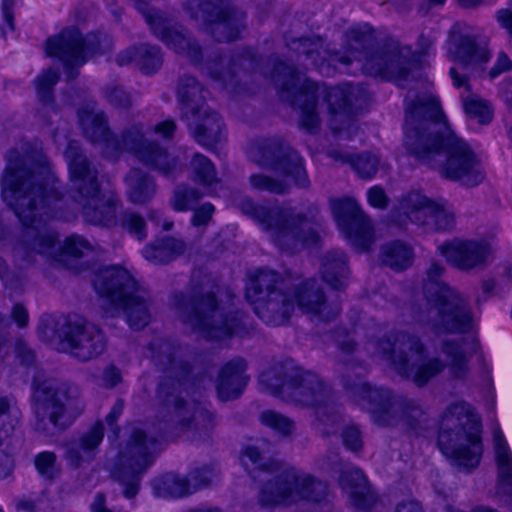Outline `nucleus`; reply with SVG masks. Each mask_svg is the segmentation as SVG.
Returning <instances> with one entry per match:
<instances>
[{
  "label": "nucleus",
  "mask_w": 512,
  "mask_h": 512,
  "mask_svg": "<svg viewBox=\"0 0 512 512\" xmlns=\"http://www.w3.org/2000/svg\"><path fill=\"white\" fill-rule=\"evenodd\" d=\"M338 480L348 494L351 504L357 512H367L374 504L375 498L367 487L364 473L350 464L338 474Z\"/></svg>",
  "instance_id": "nucleus-38"
},
{
  "label": "nucleus",
  "mask_w": 512,
  "mask_h": 512,
  "mask_svg": "<svg viewBox=\"0 0 512 512\" xmlns=\"http://www.w3.org/2000/svg\"><path fill=\"white\" fill-rule=\"evenodd\" d=\"M185 250L186 243L183 240L165 236L146 245L142 255L151 263L165 265L179 258Z\"/></svg>",
  "instance_id": "nucleus-42"
},
{
  "label": "nucleus",
  "mask_w": 512,
  "mask_h": 512,
  "mask_svg": "<svg viewBox=\"0 0 512 512\" xmlns=\"http://www.w3.org/2000/svg\"><path fill=\"white\" fill-rule=\"evenodd\" d=\"M202 196L196 188L182 184L174 189L170 204L175 211L193 210Z\"/></svg>",
  "instance_id": "nucleus-52"
},
{
  "label": "nucleus",
  "mask_w": 512,
  "mask_h": 512,
  "mask_svg": "<svg viewBox=\"0 0 512 512\" xmlns=\"http://www.w3.org/2000/svg\"><path fill=\"white\" fill-rule=\"evenodd\" d=\"M206 94L207 91L195 77L187 74L179 77L176 96L182 118L197 115L200 109L207 106Z\"/></svg>",
  "instance_id": "nucleus-39"
},
{
  "label": "nucleus",
  "mask_w": 512,
  "mask_h": 512,
  "mask_svg": "<svg viewBox=\"0 0 512 512\" xmlns=\"http://www.w3.org/2000/svg\"><path fill=\"white\" fill-rule=\"evenodd\" d=\"M148 350L155 367L166 374L156 390L157 416L192 441L208 440L216 427V417L203 403L184 396L191 366L182 359L181 348L168 340L155 339Z\"/></svg>",
  "instance_id": "nucleus-4"
},
{
  "label": "nucleus",
  "mask_w": 512,
  "mask_h": 512,
  "mask_svg": "<svg viewBox=\"0 0 512 512\" xmlns=\"http://www.w3.org/2000/svg\"><path fill=\"white\" fill-rule=\"evenodd\" d=\"M68 163L73 198L82 205L86 222L104 227L116 226L117 212L122 206L119 197L110 192L101 194L98 170L83 154L77 141H70L64 152Z\"/></svg>",
  "instance_id": "nucleus-12"
},
{
  "label": "nucleus",
  "mask_w": 512,
  "mask_h": 512,
  "mask_svg": "<svg viewBox=\"0 0 512 512\" xmlns=\"http://www.w3.org/2000/svg\"><path fill=\"white\" fill-rule=\"evenodd\" d=\"M463 108L467 116L471 119H475L479 124H489L493 119V111L488 102L480 99L476 95L464 98Z\"/></svg>",
  "instance_id": "nucleus-53"
},
{
  "label": "nucleus",
  "mask_w": 512,
  "mask_h": 512,
  "mask_svg": "<svg viewBox=\"0 0 512 512\" xmlns=\"http://www.w3.org/2000/svg\"><path fill=\"white\" fill-rule=\"evenodd\" d=\"M482 422L466 401L449 404L440 417L438 447L452 466L464 473L476 469L483 455Z\"/></svg>",
  "instance_id": "nucleus-9"
},
{
  "label": "nucleus",
  "mask_w": 512,
  "mask_h": 512,
  "mask_svg": "<svg viewBox=\"0 0 512 512\" xmlns=\"http://www.w3.org/2000/svg\"><path fill=\"white\" fill-rule=\"evenodd\" d=\"M328 154L335 161L349 163L357 175L363 179H371L374 177L380 164L379 156L370 152L351 155L339 150H331Z\"/></svg>",
  "instance_id": "nucleus-44"
},
{
  "label": "nucleus",
  "mask_w": 512,
  "mask_h": 512,
  "mask_svg": "<svg viewBox=\"0 0 512 512\" xmlns=\"http://www.w3.org/2000/svg\"><path fill=\"white\" fill-rule=\"evenodd\" d=\"M193 138L200 145L213 147L221 141L224 131L222 117L208 105L199 110L197 115L184 117Z\"/></svg>",
  "instance_id": "nucleus-33"
},
{
  "label": "nucleus",
  "mask_w": 512,
  "mask_h": 512,
  "mask_svg": "<svg viewBox=\"0 0 512 512\" xmlns=\"http://www.w3.org/2000/svg\"><path fill=\"white\" fill-rule=\"evenodd\" d=\"M60 343L73 358L88 362L101 356L107 347L104 331L79 316H68L61 324Z\"/></svg>",
  "instance_id": "nucleus-21"
},
{
  "label": "nucleus",
  "mask_w": 512,
  "mask_h": 512,
  "mask_svg": "<svg viewBox=\"0 0 512 512\" xmlns=\"http://www.w3.org/2000/svg\"><path fill=\"white\" fill-rule=\"evenodd\" d=\"M110 143L109 158L111 159H117L122 153L128 152L142 164L165 177L173 175L178 166L177 159L171 156L165 147L146 138L142 123L126 126Z\"/></svg>",
  "instance_id": "nucleus-17"
},
{
  "label": "nucleus",
  "mask_w": 512,
  "mask_h": 512,
  "mask_svg": "<svg viewBox=\"0 0 512 512\" xmlns=\"http://www.w3.org/2000/svg\"><path fill=\"white\" fill-rule=\"evenodd\" d=\"M375 353L385 359L403 378L412 381L418 388L425 387L448 366L454 379L465 380L470 372L469 358L462 343L444 340L441 351L448 364L439 357H427L426 346L421 338L405 331H394L374 343Z\"/></svg>",
  "instance_id": "nucleus-5"
},
{
  "label": "nucleus",
  "mask_w": 512,
  "mask_h": 512,
  "mask_svg": "<svg viewBox=\"0 0 512 512\" xmlns=\"http://www.w3.org/2000/svg\"><path fill=\"white\" fill-rule=\"evenodd\" d=\"M6 161L2 199L23 225L16 256L28 264L35 262L36 256L62 263L66 256L80 258L91 251L89 241L79 235L67 237L60 246L57 232L48 225L50 199L59 200L62 195L46 156L38 150L21 155L12 149Z\"/></svg>",
  "instance_id": "nucleus-1"
},
{
  "label": "nucleus",
  "mask_w": 512,
  "mask_h": 512,
  "mask_svg": "<svg viewBox=\"0 0 512 512\" xmlns=\"http://www.w3.org/2000/svg\"><path fill=\"white\" fill-rule=\"evenodd\" d=\"M490 56L486 46L478 44L474 35L464 33L458 24L452 27L447 40V57L460 65L449 71L455 87L469 89V77H481Z\"/></svg>",
  "instance_id": "nucleus-19"
},
{
  "label": "nucleus",
  "mask_w": 512,
  "mask_h": 512,
  "mask_svg": "<svg viewBox=\"0 0 512 512\" xmlns=\"http://www.w3.org/2000/svg\"><path fill=\"white\" fill-rule=\"evenodd\" d=\"M492 444L496 469L492 497L512 511V451L498 424L493 429Z\"/></svg>",
  "instance_id": "nucleus-30"
},
{
  "label": "nucleus",
  "mask_w": 512,
  "mask_h": 512,
  "mask_svg": "<svg viewBox=\"0 0 512 512\" xmlns=\"http://www.w3.org/2000/svg\"><path fill=\"white\" fill-rule=\"evenodd\" d=\"M367 198L369 204L378 209H385L389 204V198L380 186L370 188L367 192Z\"/></svg>",
  "instance_id": "nucleus-63"
},
{
  "label": "nucleus",
  "mask_w": 512,
  "mask_h": 512,
  "mask_svg": "<svg viewBox=\"0 0 512 512\" xmlns=\"http://www.w3.org/2000/svg\"><path fill=\"white\" fill-rule=\"evenodd\" d=\"M20 415L19 409L12 407L7 397H0V450L4 453L0 456V479L8 477L13 469L9 454L13 453L19 443L14 432Z\"/></svg>",
  "instance_id": "nucleus-31"
},
{
  "label": "nucleus",
  "mask_w": 512,
  "mask_h": 512,
  "mask_svg": "<svg viewBox=\"0 0 512 512\" xmlns=\"http://www.w3.org/2000/svg\"><path fill=\"white\" fill-rule=\"evenodd\" d=\"M255 314L267 325L278 327L289 322L294 312L290 289L272 294L253 305Z\"/></svg>",
  "instance_id": "nucleus-34"
},
{
  "label": "nucleus",
  "mask_w": 512,
  "mask_h": 512,
  "mask_svg": "<svg viewBox=\"0 0 512 512\" xmlns=\"http://www.w3.org/2000/svg\"><path fill=\"white\" fill-rule=\"evenodd\" d=\"M159 441L141 428L134 427L118 453L113 478L124 487L123 495L133 499L139 492L142 476L154 461Z\"/></svg>",
  "instance_id": "nucleus-16"
},
{
  "label": "nucleus",
  "mask_w": 512,
  "mask_h": 512,
  "mask_svg": "<svg viewBox=\"0 0 512 512\" xmlns=\"http://www.w3.org/2000/svg\"><path fill=\"white\" fill-rule=\"evenodd\" d=\"M445 267L432 261L426 272L423 289L427 309L419 322L436 335L466 333L472 327V314L467 302L444 281Z\"/></svg>",
  "instance_id": "nucleus-13"
},
{
  "label": "nucleus",
  "mask_w": 512,
  "mask_h": 512,
  "mask_svg": "<svg viewBox=\"0 0 512 512\" xmlns=\"http://www.w3.org/2000/svg\"><path fill=\"white\" fill-rule=\"evenodd\" d=\"M437 249L450 265L465 272L484 267L490 254L486 242L469 239L456 238Z\"/></svg>",
  "instance_id": "nucleus-28"
},
{
  "label": "nucleus",
  "mask_w": 512,
  "mask_h": 512,
  "mask_svg": "<svg viewBox=\"0 0 512 512\" xmlns=\"http://www.w3.org/2000/svg\"><path fill=\"white\" fill-rule=\"evenodd\" d=\"M259 385L285 402L311 408L326 403L333 394L331 386L318 374L290 362L275 365L262 372Z\"/></svg>",
  "instance_id": "nucleus-15"
},
{
  "label": "nucleus",
  "mask_w": 512,
  "mask_h": 512,
  "mask_svg": "<svg viewBox=\"0 0 512 512\" xmlns=\"http://www.w3.org/2000/svg\"><path fill=\"white\" fill-rule=\"evenodd\" d=\"M213 477L214 471L209 466L195 468L186 477L166 474L153 481V490L158 497L181 498L208 487Z\"/></svg>",
  "instance_id": "nucleus-29"
},
{
  "label": "nucleus",
  "mask_w": 512,
  "mask_h": 512,
  "mask_svg": "<svg viewBox=\"0 0 512 512\" xmlns=\"http://www.w3.org/2000/svg\"><path fill=\"white\" fill-rule=\"evenodd\" d=\"M297 476V484L294 486V501L302 499L320 503L327 499L328 486L325 482L298 470Z\"/></svg>",
  "instance_id": "nucleus-46"
},
{
  "label": "nucleus",
  "mask_w": 512,
  "mask_h": 512,
  "mask_svg": "<svg viewBox=\"0 0 512 512\" xmlns=\"http://www.w3.org/2000/svg\"><path fill=\"white\" fill-rule=\"evenodd\" d=\"M313 409L315 412L313 422L315 430L324 437L337 433L342 424V416L335 405L334 393L326 403H321Z\"/></svg>",
  "instance_id": "nucleus-45"
},
{
  "label": "nucleus",
  "mask_w": 512,
  "mask_h": 512,
  "mask_svg": "<svg viewBox=\"0 0 512 512\" xmlns=\"http://www.w3.org/2000/svg\"><path fill=\"white\" fill-rule=\"evenodd\" d=\"M277 475L267 479L259 489L258 502L262 507H274L294 502V486L297 484V469L283 467Z\"/></svg>",
  "instance_id": "nucleus-32"
},
{
  "label": "nucleus",
  "mask_w": 512,
  "mask_h": 512,
  "mask_svg": "<svg viewBox=\"0 0 512 512\" xmlns=\"http://www.w3.org/2000/svg\"><path fill=\"white\" fill-rule=\"evenodd\" d=\"M185 8L193 19L202 20V30L217 42L234 41L247 27L246 12L221 0H188Z\"/></svg>",
  "instance_id": "nucleus-18"
},
{
  "label": "nucleus",
  "mask_w": 512,
  "mask_h": 512,
  "mask_svg": "<svg viewBox=\"0 0 512 512\" xmlns=\"http://www.w3.org/2000/svg\"><path fill=\"white\" fill-rule=\"evenodd\" d=\"M331 208L339 228L352 245L368 250L373 241L372 224L358 203L351 198L336 199L331 201Z\"/></svg>",
  "instance_id": "nucleus-25"
},
{
  "label": "nucleus",
  "mask_w": 512,
  "mask_h": 512,
  "mask_svg": "<svg viewBox=\"0 0 512 512\" xmlns=\"http://www.w3.org/2000/svg\"><path fill=\"white\" fill-rule=\"evenodd\" d=\"M287 46L317 69H322L325 64L348 66L358 63L364 74L396 82L407 80L411 71V61L403 54L399 43L389 40L378 45L369 26L348 30L343 51L331 49L320 36L294 38Z\"/></svg>",
  "instance_id": "nucleus-3"
},
{
  "label": "nucleus",
  "mask_w": 512,
  "mask_h": 512,
  "mask_svg": "<svg viewBox=\"0 0 512 512\" xmlns=\"http://www.w3.org/2000/svg\"><path fill=\"white\" fill-rule=\"evenodd\" d=\"M321 274L323 280L333 289H344L350 274L346 254L338 249L328 251L321 260Z\"/></svg>",
  "instance_id": "nucleus-41"
},
{
  "label": "nucleus",
  "mask_w": 512,
  "mask_h": 512,
  "mask_svg": "<svg viewBox=\"0 0 512 512\" xmlns=\"http://www.w3.org/2000/svg\"><path fill=\"white\" fill-rule=\"evenodd\" d=\"M34 464L39 475L45 480L53 481L59 475L60 469L54 452L45 451L37 454Z\"/></svg>",
  "instance_id": "nucleus-57"
},
{
  "label": "nucleus",
  "mask_w": 512,
  "mask_h": 512,
  "mask_svg": "<svg viewBox=\"0 0 512 512\" xmlns=\"http://www.w3.org/2000/svg\"><path fill=\"white\" fill-rule=\"evenodd\" d=\"M413 259L412 247L401 241H394L382 248L383 263L396 271H402L410 267Z\"/></svg>",
  "instance_id": "nucleus-47"
},
{
  "label": "nucleus",
  "mask_w": 512,
  "mask_h": 512,
  "mask_svg": "<svg viewBox=\"0 0 512 512\" xmlns=\"http://www.w3.org/2000/svg\"><path fill=\"white\" fill-rule=\"evenodd\" d=\"M281 275L270 269H257L248 274L246 284V298L253 305L260 300L282 291Z\"/></svg>",
  "instance_id": "nucleus-40"
},
{
  "label": "nucleus",
  "mask_w": 512,
  "mask_h": 512,
  "mask_svg": "<svg viewBox=\"0 0 512 512\" xmlns=\"http://www.w3.org/2000/svg\"><path fill=\"white\" fill-rule=\"evenodd\" d=\"M260 422L282 436H290L295 430V423L288 417L274 410H265L259 416Z\"/></svg>",
  "instance_id": "nucleus-54"
},
{
  "label": "nucleus",
  "mask_w": 512,
  "mask_h": 512,
  "mask_svg": "<svg viewBox=\"0 0 512 512\" xmlns=\"http://www.w3.org/2000/svg\"><path fill=\"white\" fill-rule=\"evenodd\" d=\"M191 178L202 186H211L218 181L217 172L211 160L203 154L195 153L190 161Z\"/></svg>",
  "instance_id": "nucleus-49"
},
{
  "label": "nucleus",
  "mask_w": 512,
  "mask_h": 512,
  "mask_svg": "<svg viewBox=\"0 0 512 512\" xmlns=\"http://www.w3.org/2000/svg\"><path fill=\"white\" fill-rule=\"evenodd\" d=\"M344 445L351 451L357 452L362 448L360 431L356 427H347L342 433Z\"/></svg>",
  "instance_id": "nucleus-64"
},
{
  "label": "nucleus",
  "mask_w": 512,
  "mask_h": 512,
  "mask_svg": "<svg viewBox=\"0 0 512 512\" xmlns=\"http://www.w3.org/2000/svg\"><path fill=\"white\" fill-rule=\"evenodd\" d=\"M241 463L250 473H274L280 470L282 462L266 457L256 445L245 447L241 455Z\"/></svg>",
  "instance_id": "nucleus-48"
},
{
  "label": "nucleus",
  "mask_w": 512,
  "mask_h": 512,
  "mask_svg": "<svg viewBox=\"0 0 512 512\" xmlns=\"http://www.w3.org/2000/svg\"><path fill=\"white\" fill-rule=\"evenodd\" d=\"M58 71L49 68L44 70L34 80L38 97L44 104H49L53 101V88L59 81Z\"/></svg>",
  "instance_id": "nucleus-55"
},
{
  "label": "nucleus",
  "mask_w": 512,
  "mask_h": 512,
  "mask_svg": "<svg viewBox=\"0 0 512 512\" xmlns=\"http://www.w3.org/2000/svg\"><path fill=\"white\" fill-rule=\"evenodd\" d=\"M121 226L134 234L139 240L147 237L144 218L135 212L126 211L121 216Z\"/></svg>",
  "instance_id": "nucleus-58"
},
{
  "label": "nucleus",
  "mask_w": 512,
  "mask_h": 512,
  "mask_svg": "<svg viewBox=\"0 0 512 512\" xmlns=\"http://www.w3.org/2000/svg\"><path fill=\"white\" fill-rule=\"evenodd\" d=\"M78 118L86 139L101 145L104 156L109 158V146L115 134L109 127L105 112L87 106L78 111Z\"/></svg>",
  "instance_id": "nucleus-36"
},
{
  "label": "nucleus",
  "mask_w": 512,
  "mask_h": 512,
  "mask_svg": "<svg viewBox=\"0 0 512 512\" xmlns=\"http://www.w3.org/2000/svg\"><path fill=\"white\" fill-rule=\"evenodd\" d=\"M61 326L57 328L56 320L51 315H43L38 323L37 332L41 340L51 342L56 335L59 337Z\"/></svg>",
  "instance_id": "nucleus-59"
},
{
  "label": "nucleus",
  "mask_w": 512,
  "mask_h": 512,
  "mask_svg": "<svg viewBox=\"0 0 512 512\" xmlns=\"http://www.w3.org/2000/svg\"><path fill=\"white\" fill-rule=\"evenodd\" d=\"M163 64V54L157 45L143 43L138 45L137 65L145 73H154Z\"/></svg>",
  "instance_id": "nucleus-50"
},
{
  "label": "nucleus",
  "mask_w": 512,
  "mask_h": 512,
  "mask_svg": "<svg viewBox=\"0 0 512 512\" xmlns=\"http://www.w3.org/2000/svg\"><path fill=\"white\" fill-rule=\"evenodd\" d=\"M104 424L96 422L88 431L66 446L65 459L72 468H79L84 462L94 459L104 438Z\"/></svg>",
  "instance_id": "nucleus-35"
},
{
  "label": "nucleus",
  "mask_w": 512,
  "mask_h": 512,
  "mask_svg": "<svg viewBox=\"0 0 512 512\" xmlns=\"http://www.w3.org/2000/svg\"><path fill=\"white\" fill-rule=\"evenodd\" d=\"M102 94L108 104L117 109H129L132 106V96L118 84H108L103 87Z\"/></svg>",
  "instance_id": "nucleus-56"
},
{
  "label": "nucleus",
  "mask_w": 512,
  "mask_h": 512,
  "mask_svg": "<svg viewBox=\"0 0 512 512\" xmlns=\"http://www.w3.org/2000/svg\"><path fill=\"white\" fill-rule=\"evenodd\" d=\"M193 210L194 214L191 219V224L195 227H200L206 226L209 223L215 208L211 203L206 202Z\"/></svg>",
  "instance_id": "nucleus-61"
},
{
  "label": "nucleus",
  "mask_w": 512,
  "mask_h": 512,
  "mask_svg": "<svg viewBox=\"0 0 512 512\" xmlns=\"http://www.w3.org/2000/svg\"><path fill=\"white\" fill-rule=\"evenodd\" d=\"M259 66V60L250 49H242L232 54L228 60L217 54L208 58L201 70L214 82L225 89L234 90L238 84L239 71L254 72Z\"/></svg>",
  "instance_id": "nucleus-26"
},
{
  "label": "nucleus",
  "mask_w": 512,
  "mask_h": 512,
  "mask_svg": "<svg viewBox=\"0 0 512 512\" xmlns=\"http://www.w3.org/2000/svg\"><path fill=\"white\" fill-rule=\"evenodd\" d=\"M92 283L96 293L106 299L117 314H124L131 329L141 330L150 323L151 293L127 269L104 267L95 272Z\"/></svg>",
  "instance_id": "nucleus-14"
},
{
  "label": "nucleus",
  "mask_w": 512,
  "mask_h": 512,
  "mask_svg": "<svg viewBox=\"0 0 512 512\" xmlns=\"http://www.w3.org/2000/svg\"><path fill=\"white\" fill-rule=\"evenodd\" d=\"M404 131L408 152L442 178L467 188L485 181L481 159L450 129L436 97L419 96L407 105Z\"/></svg>",
  "instance_id": "nucleus-2"
},
{
  "label": "nucleus",
  "mask_w": 512,
  "mask_h": 512,
  "mask_svg": "<svg viewBox=\"0 0 512 512\" xmlns=\"http://www.w3.org/2000/svg\"><path fill=\"white\" fill-rule=\"evenodd\" d=\"M246 363L242 358L227 362L220 370L216 390L221 401L235 400L243 393L249 378L244 374Z\"/></svg>",
  "instance_id": "nucleus-37"
},
{
  "label": "nucleus",
  "mask_w": 512,
  "mask_h": 512,
  "mask_svg": "<svg viewBox=\"0 0 512 512\" xmlns=\"http://www.w3.org/2000/svg\"><path fill=\"white\" fill-rule=\"evenodd\" d=\"M272 80L281 99L300 109L301 126L310 132L320 123L316 108L321 95H325L331 114L348 115L355 106L360 92L359 88L352 84L327 90L284 62L274 64Z\"/></svg>",
  "instance_id": "nucleus-7"
},
{
  "label": "nucleus",
  "mask_w": 512,
  "mask_h": 512,
  "mask_svg": "<svg viewBox=\"0 0 512 512\" xmlns=\"http://www.w3.org/2000/svg\"><path fill=\"white\" fill-rule=\"evenodd\" d=\"M237 207L244 215L256 221L282 251L293 253L305 245L316 244L319 240L315 229L318 222L313 213L317 209L314 206H310L306 214L297 212L292 206H265L250 198H243Z\"/></svg>",
  "instance_id": "nucleus-11"
},
{
  "label": "nucleus",
  "mask_w": 512,
  "mask_h": 512,
  "mask_svg": "<svg viewBox=\"0 0 512 512\" xmlns=\"http://www.w3.org/2000/svg\"><path fill=\"white\" fill-rule=\"evenodd\" d=\"M403 218L431 231H446L455 226L454 212L447 203L432 201L419 191H410L401 197L393 219L402 225Z\"/></svg>",
  "instance_id": "nucleus-20"
},
{
  "label": "nucleus",
  "mask_w": 512,
  "mask_h": 512,
  "mask_svg": "<svg viewBox=\"0 0 512 512\" xmlns=\"http://www.w3.org/2000/svg\"><path fill=\"white\" fill-rule=\"evenodd\" d=\"M348 465L349 463L344 462L338 453L330 452L321 460L320 468L328 473L338 475L343 472Z\"/></svg>",
  "instance_id": "nucleus-60"
},
{
  "label": "nucleus",
  "mask_w": 512,
  "mask_h": 512,
  "mask_svg": "<svg viewBox=\"0 0 512 512\" xmlns=\"http://www.w3.org/2000/svg\"><path fill=\"white\" fill-rule=\"evenodd\" d=\"M99 52L101 45L98 36L89 34L84 37L75 27H67L58 36L46 41L47 55L63 62L69 79L77 77L75 67L82 66L89 57Z\"/></svg>",
  "instance_id": "nucleus-23"
},
{
  "label": "nucleus",
  "mask_w": 512,
  "mask_h": 512,
  "mask_svg": "<svg viewBox=\"0 0 512 512\" xmlns=\"http://www.w3.org/2000/svg\"><path fill=\"white\" fill-rule=\"evenodd\" d=\"M35 430L45 436L66 430L85 409L81 391L72 382L37 372L31 383Z\"/></svg>",
  "instance_id": "nucleus-10"
},
{
  "label": "nucleus",
  "mask_w": 512,
  "mask_h": 512,
  "mask_svg": "<svg viewBox=\"0 0 512 512\" xmlns=\"http://www.w3.org/2000/svg\"><path fill=\"white\" fill-rule=\"evenodd\" d=\"M142 13L152 33L168 48L195 64L201 62L202 49L189 31L157 10L147 9Z\"/></svg>",
  "instance_id": "nucleus-24"
},
{
  "label": "nucleus",
  "mask_w": 512,
  "mask_h": 512,
  "mask_svg": "<svg viewBox=\"0 0 512 512\" xmlns=\"http://www.w3.org/2000/svg\"><path fill=\"white\" fill-rule=\"evenodd\" d=\"M250 186L260 192L270 194L285 195L290 192V184L279 178H274L262 173L252 174L249 177Z\"/></svg>",
  "instance_id": "nucleus-51"
},
{
  "label": "nucleus",
  "mask_w": 512,
  "mask_h": 512,
  "mask_svg": "<svg viewBox=\"0 0 512 512\" xmlns=\"http://www.w3.org/2000/svg\"><path fill=\"white\" fill-rule=\"evenodd\" d=\"M253 160L261 167L283 173L293 178L296 186L308 188L310 185L303 159L280 138L257 141L252 149Z\"/></svg>",
  "instance_id": "nucleus-22"
},
{
  "label": "nucleus",
  "mask_w": 512,
  "mask_h": 512,
  "mask_svg": "<svg viewBox=\"0 0 512 512\" xmlns=\"http://www.w3.org/2000/svg\"><path fill=\"white\" fill-rule=\"evenodd\" d=\"M127 184V199L136 205L151 201L157 191L153 177L139 168L131 169L125 176Z\"/></svg>",
  "instance_id": "nucleus-43"
},
{
  "label": "nucleus",
  "mask_w": 512,
  "mask_h": 512,
  "mask_svg": "<svg viewBox=\"0 0 512 512\" xmlns=\"http://www.w3.org/2000/svg\"><path fill=\"white\" fill-rule=\"evenodd\" d=\"M217 286L208 279L191 281L188 292H175L170 296L171 308L178 319L206 339L246 334V317L243 313L227 312L216 296Z\"/></svg>",
  "instance_id": "nucleus-6"
},
{
  "label": "nucleus",
  "mask_w": 512,
  "mask_h": 512,
  "mask_svg": "<svg viewBox=\"0 0 512 512\" xmlns=\"http://www.w3.org/2000/svg\"><path fill=\"white\" fill-rule=\"evenodd\" d=\"M512 70V60L508 55L501 51L497 55L494 65L488 70L487 75L490 79L497 78L500 74Z\"/></svg>",
  "instance_id": "nucleus-62"
},
{
  "label": "nucleus",
  "mask_w": 512,
  "mask_h": 512,
  "mask_svg": "<svg viewBox=\"0 0 512 512\" xmlns=\"http://www.w3.org/2000/svg\"><path fill=\"white\" fill-rule=\"evenodd\" d=\"M290 291L294 307L297 305L301 312L312 320L328 322L335 319L340 313L339 303L329 302L322 288L314 279H308L295 285Z\"/></svg>",
  "instance_id": "nucleus-27"
},
{
  "label": "nucleus",
  "mask_w": 512,
  "mask_h": 512,
  "mask_svg": "<svg viewBox=\"0 0 512 512\" xmlns=\"http://www.w3.org/2000/svg\"><path fill=\"white\" fill-rule=\"evenodd\" d=\"M356 368L363 369L358 361L343 362V385L352 395L368 400V411L376 425L401 428L415 434L426 429L430 417L419 400L395 394L387 388H371L362 381L360 373H356V378L350 382L348 372Z\"/></svg>",
  "instance_id": "nucleus-8"
}]
</instances>
